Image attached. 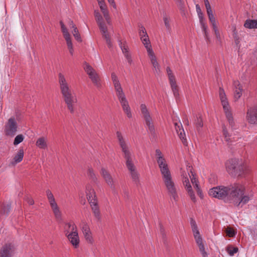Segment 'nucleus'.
I'll return each instance as SVG.
<instances>
[{
	"mask_svg": "<svg viewBox=\"0 0 257 257\" xmlns=\"http://www.w3.org/2000/svg\"><path fill=\"white\" fill-rule=\"evenodd\" d=\"M157 161L162 175V179L169 194L175 201H178V195L175 182L173 181L169 166L161 151L156 150Z\"/></svg>",
	"mask_w": 257,
	"mask_h": 257,
	"instance_id": "nucleus-1",
	"label": "nucleus"
},
{
	"mask_svg": "<svg viewBox=\"0 0 257 257\" xmlns=\"http://www.w3.org/2000/svg\"><path fill=\"white\" fill-rule=\"evenodd\" d=\"M58 82L62 98L67 108L71 113H74L78 101L76 94L71 88L64 75L61 73L58 74Z\"/></svg>",
	"mask_w": 257,
	"mask_h": 257,
	"instance_id": "nucleus-2",
	"label": "nucleus"
},
{
	"mask_svg": "<svg viewBox=\"0 0 257 257\" xmlns=\"http://www.w3.org/2000/svg\"><path fill=\"white\" fill-rule=\"evenodd\" d=\"M116 135L119 146L123 154V157L126 160V166L130 172L131 178L135 184L137 186H139L141 185L140 175L136 171V167L133 162L132 154L129 150L128 145L126 143L121 133L120 132H116Z\"/></svg>",
	"mask_w": 257,
	"mask_h": 257,
	"instance_id": "nucleus-3",
	"label": "nucleus"
},
{
	"mask_svg": "<svg viewBox=\"0 0 257 257\" xmlns=\"http://www.w3.org/2000/svg\"><path fill=\"white\" fill-rule=\"evenodd\" d=\"M237 190H240V186L238 183H234L227 186H217L210 189L209 195L216 198L223 200L225 203H231L233 197L235 196Z\"/></svg>",
	"mask_w": 257,
	"mask_h": 257,
	"instance_id": "nucleus-4",
	"label": "nucleus"
},
{
	"mask_svg": "<svg viewBox=\"0 0 257 257\" xmlns=\"http://www.w3.org/2000/svg\"><path fill=\"white\" fill-rule=\"evenodd\" d=\"M227 172L233 177L242 176L249 171L248 166L238 159H232L226 164Z\"/></svg>",
	"mask_w": 257,
	"mask_h": 257,
	"instance_id": "nucleus-5",
	"label": "nucleus"
},
{
	"mask_svg": "<svg viewBox=\"0 0 257 257\" xmlns=\"http://www.w3.org/2000/svg\"><path fill=\"white\" fill-rule=\"evenodd\" d=\"M238 186H240V190H237L236 191H235V194H236L233 197V199L231 200V203H232L236 206L242 207L249 202L251 199L252 195L249 194L245 195L244 186L239 183H238Z\"/></svg>",
	"mask_w": 257,
	"mask_h": 257,
	"instance_id": "nucleus-6",
	"label": "nucleus"
},
{
	"mask_svg": "<svg viewBox=\"0 0 257 257\" xmlns=\"http://www.w3.org/2000/svg\"><path fill=\"white\" fill-rule=\"evenodd\" d=\"M86 194L87 199L91 206L95 217L99 220L100 218V211L98 206L94 190L90 186H87L86 188Z\"/></svg>",
	"mask_w": 257,
	"mask_h": 257,
	"instance_id": "nucleus-7",
	"label": "nucleus"
},
{
	"mask_svg": "<svg viewBox=\"0 0 257 257\" xmlns=\"http://www.w3.org/2000/svg\"><path fill=\"white\" fill-rule=\"evenodd\" d=\"M141 111L143 115V117L145 120V123L148 126V131L151 134L153 137H155V127L152 122V119L151 117L148 109L147 108L146 104H142L140 106Z\"/></svg>",
	"mask_w": 257,
	"mask_h": 257,
	"instance_id": "nucleus-8",
	"label": "nucleus"
},
{
	"mask_svg": "<svg viewBox=\"0 0 257 257\" xmlns=\"http://www.w3.org/2000/svg\"><path fill=\"white\" fill-rule=\"evenodd\" d=\"M46 194L47 198L51 206V208L53 211L54 216L57 220H60L62 219L61 212L58 206L57 203L56 202L55 197L52 193L51 191L49 189H47L46 191Z\"/></svg>",
	"mask_w": 257,
	"mask_h": 257,
	"instance_id": "nucleus-9",
	"label": "nucleus"
},
{
	"mask_svg": "<svg viewBox=\"0 0 257 257\" xmlns=\"http://www.w3.org/2000/svg\"><path fill=\"white\" fill-rule=\"evenodd\" d=\"M83 68L94 85L97 88H100L101 80L95 70L86 62L85 63Z\"/></svg>",
	"mask_w": 257,
	"mask_h": 257,
	"instance_id": "nucleus-10",
	"label": "nucleus"
},
{
	"mask_svg": "<svg viewBox=\"0 0 257 257\" xmlns=\"http://www.w3.org/2000/svg\"><path fill=\"white\" fill-rule=\"evenodd\" d=\"M18 129V124L14 117L10 118L5 126V133L6 136L14 137Z\"/></svg>",
	"mask_w": 257,
	"mask_h": 257,
	"instance_id": "nucleus-11",
	"label": "nucleus"
},
{
	"mask_svg": "<svg viewBox=\"0 0 257 257\" xmlns=\"http://www.w3.org/2000/svg\"><path fill=\"white\" fill-rule=\"evenodd\" d=\"M15 247L11 243H6L0 248V257H13L15 253Z\"/></svg>",
	"mask_w": 257,
	"mask_h": 257,
	"instance_id": "nucleus-12",
	"label": "nucleus"
},
{
	"mask_svg": "<svg viewBox=\"0 0 257 257\" xmlns=\"http://www.w3.org/2000/svg\"><path fill=\"white\" fill-rule=\"evenodd\" d=\"M221 102L229 123L231 126H233L234 122L233 121L232 114L230 111V107L228 102L227 100V98L225 99H224L223 100H221Z\"/></svg>",
	"mask_w": 257,
	"mask_h": 257,
	"instance_id": "nucleus-13",
	"label": "nucleus"
},
{
	"mask_svg": "<svg viewBox=\"0 0 257 257\" xmlns=\"http://www.w3.org/2000/svg\"><path fill=\"white\" fill-rule=\"evenodd\" d=\"M80 228L86 241L92 243L93 240L88 224L85 221H82L80 224Z\"/></svg>",
	"mask_w": 257,
	"mask_h": 257,
	"instance_id": "nucleus-14",
	"label": "nucleus"
},
{
	"mask_svg": "<svg viewBox=\"0 0 257 257\" xmlns=\"http://www.w3.org/2000/svg\"><path fill=\"white\" fill-rule=\"evenodd\" d=\"M65 236L74 248H77L79 247L80 239L78 235V230L73 231L71 233H69Z\"/></svg>",
	"mask_w": 257,
	"mask_h": 257,
	"instance_id": "nucleus-15",
	"label": "nucleus"
},
{
	"mask_svg": "<svg viewBox=\"0 0 257 257\" xmlns=\"http://www.w3.org/2000/svg\"><path fill=\"white\" fill-rule=\"evenodd\" d=\"M246 119L251 124H257V108H249L247 112Z\"/></svg>",
	"mask_w": 257,
	"mask_h": 257,
	"instance_id": "nucleus-16",
	"label": "nucleus"
},
{
	"mask_svg": "<svg viewBox=\"0 0 257 257\" xmlns=\"http://www.w3.org/2000/svg\"><path fill=\"white\" fill-rule=\"evenodd\" d=\"M175 130L177 134L178 135L180 139L182 140V143L184 145H186L187 142L185 138V134L184 130L183 128L182 123L180 122L178 123L177 122L174 123Z\"/></svg>",
	"mask_w": 257,
	"mask_h": 257,
	"instance_id": "nucleus-17",
	"label": "nucleus"
},
{
	"mask_svg": "<svg viewBox=\"0 0 257 257\" xmlns=\"http://www.w3.org/2000/svg\"><path fill=\"white\" fill-rule=\"evenodd\" d=\"M119 46L121 48V50L124 54L125 58L126 59L128 63L131 64L132 62V59L128 52V48L126 45V42H121L120 40L118 41Z\"/></svg>",
	"mask_w": 257,
	"mask_h": 257,
	"instance_id": "nucleus-18",
	"label": "nucleus"
},
{
	"mask_svg": "<svg viewBox=\"0 0 257 257\" xmlns=\"http://www.w3.org/2000/svg\"><path fill=\"white\" fill-rule=\"evenodd\" d=\"M100 173L106 183L111 188L114 189V186L113 184V180L110 174L104 168L101 169Z\"/></svg>",
	"mask_w": 257,
	"mask_h": 257,
	"instance_id": "nucleus-19",
	"label": "nucleus"
},
{
	"mask_svg": "<svg viewBox=\"0 0 257 257\" xmlns=\"http://www.w3.org/2000/svg\"><path fill=\"white\" fill-rule=\"evenodd\" d=\"M119 101L121 105L123 110L127 116L128 118H131L132 117V114L128 102L126 97H123V98L119 99Z\"/></svg>",
	"mask_w": 257,
	"mask_h": 257,
	"instance_id": "nucleus-20",
	"label": "nucleus"
},
{
	"mask_svg": "<svg viewBox=\"0 0 257 257\" xmlns=\"http://www.w3.org/2000/svg\"><path fill=\"white\" fill-rule=\"evenodd\" d=\"M64 230L65 235L71 233L73 231L77 230V227L73 221L66 222L64 224Z\"/></svg>",
	"mask_w": 257,
	"mask_h": 257,
	"instance_id": "nucleus-21",
	"label": "nucleus"
},
{
	"mask_svg": "<svg viewBox=\"0 0 257 257\" xmlns=\"http://www.w3.org/2000/svg\"><path fill=\"white\" fill-rule=\"evenodd\" d=\"M233 85L235 87L234 97V99L236 100H238L242 95V88L238 81H234Z\"/></svg>",
	"mask_w": 257,
	"mask_h": 257,
	"instance_id": "nucleus-22",
	"label": "nucleus"
},
{
	"mask_svg": "<svg viewBox=\"0 0 257 257\" xmlns=\"http://www.w3.org/2000/svg\"><path fill=\"white\" fill-rule=\"evenodd\" d=\"M24 150L23 148H20L17 154L14 156L13 160L11 162V165L15 166L18 163L21 162L24 158Z\"/></svg>",
	"mask_w": 257,
	"mask_h": 257,
	"instance_id": "nucleus-23",
	"label": "nucleus"
},
{
	"mask_svg": "<svg viewBox=\"0 0 257 257\" xmlns=\"http://www.w3.org/2000/svg\"><path fill=\"white\" fill-rule=\"evenodd\" d=\"M190 223L195 241L202 239L198 229L195 221L191 219Z\"/></svg>",
	"mask_w": 257,
	"mask_h": 257,
	"instance_id": "nucleus-24",
	"label": "nucleus"
},
{
	"mask_svg": "<svg viewBox=\"0 0 257 257\" xmlns=\"http://www.w3.org/2000/svg\"><path fill=\"white\" fill-rule=\"evenodd\" d=\"M113 84L118 100L121 99L123 97H125L124 93L123 91V89L120 82L115 83Z\"/></svg>",
	"mask_w": 257,
	"mask_h": 257,
	"instance_id": "nucleus-25",
	"label": "nucleus"
},
{
	"mask_svg": "<svg viewBox=\"0 0 257 257\" xmlns=\"http://www.w3.org/2000/svg\"><path fill=\"white\" fill-rule=\"evenodd\" d=\"M11 210V203H2L1 205L0 214L1 215L8 216Z\"/></svg>",
	"mask_w": 257,
	"mask_h": 257,
	"instance_id": "nucleus-26",
	"label": "nucleus"
},
{
	"mask_svg": "<svg viewBox=\"0 0 257 257\" xmlns=\"http://www.w3.org/2000/svg\"><path fill=\"white\" fill-rule=\"evenodd\" d=\"M36 146L41 149H47L48 147L47 139L44 137L38 138L36 142Z\"/></svg>",
	"mask_w": 257,
	"mask_h": 257,
	"instance_id": "nucleus-27",
	"label": "nucleus"
},
{
	"mask_svg": "<svg viewBox=\"0 0 257 257\" xmlns=\"http://www.w3.org/2000/svg\"><path fill=\"white\" fill-rule=\"evenodd\" d=\"M71 23H72V28L73 29V31H72V32L73 36L74 37L76 41H77L78 42H81L82 39L79 33L78 30L77 29L75 25L74 24L73 21H71Z\"/></svg>",
	"mask_w": 257,
	"mask_h": 257,
	"instance_id": "nucleus-28",
	"label": "nucleus"
},
{
	"mask_svg": "<svg viewBox=\"0 0 257 257\" xmlns=\"http://www.w3.org/2000/svg\"><path fill=\"white\" fill-rule=\"evenodd\" d=\"M244 26L248 29L257 28V20H247L244 24Z\"/></svg>",
	"mask_w": 257,
	"mask_h": 257,
	"instance_id": "nucleus-29",
	"label": "nucleus"
},
{
	"mask_svg": "<svg viewBox=\"0 0 257 257\" xmlns=\"http://www.w3.org/2000/svg\"><path fill=\"white\" fill-rule=\"evenodd\" d=\"M61 31L65 40L71 39L70 35L62 21L60 22Z\"/></svg>",
	"mask_w": 257,
	"mask_h": 257,
	"instance_id": "nucleus-30",
	"label": "nucleus"
},
{
	"mask_svg": "<svg viewBox=\"0 0 257 257\" xmlns=\"http://www.w3.org/2000/svg\"><path fill=\"white\" fill-rule=\"evenodd\" d=\"M151 62L154 68V72L158 74H159L160 72V66L157 61L156 57H152Z\"/></svg>",
	"mask_w": 257,
	"mask_h": 257,
	"instance_id": "nucleus-31",
	"label": "nucleus"
},
{
	"mask_svg": "<svg viewBox=\"0 0 257 257\" xmlns=\"http://www.w3.org/2000/svg\"><path fill=\"white\" fill-rule=\"evenodd\" d=\"M201 29L202 30V31L204 33L205 38L206 40L207 43H209L210 42L208 33L207 32V26L205 24L204 21L200 22Z\"/></svg>",
	"mask_w": 257,
	"mask_h": 257,
	"instance_id": "nucleus-32",
	"label": "nucleus"
},
{
	"mask_svg": "<svg viewBox=\"0 0 257 257\" xmlns=\"http://www.w3.org/2000/svg\"><path fill=\"white\" fill-rule=\"evenodd\" d=\"M169 82L174 96L177 97L179 95V92L176 80L170 81Z\"/></svg>",
	"mask_w": 257,
	"mask_h": 257,
	"instance_id": "nucleus-33",
	"label": "nucleus"
},
{
	"mask_svg": "<svg viewBox=\"0 0 257 257\" xmlns=\"http://www.w3.org/2000/svg\"><path fill=\"white\" fill-rule=\"evenodd\" d=\"M177 6L181 11L182 15L185 14V5L184 0H176Z\"/></svg>",
	"mask_w": 257,
	"mask_h": 257,
	"instance_id": "nucleus-34",
	"label": "nucleus"
},
{
	"mask_svg": "<svg viewBox=\"0 0 257 257\" xmlns=\"http://www.w3.org/2000/svg\"><path fill=\"white\" fill-rule=\"evenodd\" d=\"M195 124L197 131L199 132L203 125V120L201 116L196 117V119L195 120Z\"/></svg>",
	"mask_w": 257,
	"mask_h": 257,
	"instance_id": "nucleus-35",
	"label": "nucleus"
},
{
	"mask_svg": "<svg viewBox=\"0 0 257 257\" xmlns=\"http://www.w3.org/2000/svg\"><path fill=\"white\" fill-rule=\"evenodd\" d=\"M207 14L208 16L209 20L211 24L212 27L215 28L217 25L215 18L213 15L212 11L209 12V13L207 12Z\"/></svg>",
	"mask_w": 257,
	"mask_h": 257,
	"instance_id": "nucleus-36",
	"label": "nucleus"
},
{
	"mask_svg": "<svg viewBox=\"0 0 257 257\" xmlns=\"http://www.w3.org/2000/svg\"><path fill=\"white\" fill-rule=\"evenodd\" d=\"M182 176L183 178L182 181H183V185L185 186L186 189H188L189 186H191L190 184L189 179L187 177V174L186 173H183L182 175Z\"/></svg>",
	"mask_w": 257,
	"mask_h": 257,
	"instance_id": "nucleus-37",
	"label": "nucleus"
},
{
	"mask_svg": "<svg viewBox=\"0 0 257 257\" xmlns=\"http://www.w3.org/2000/svg\"><path fill=\"white\" fill-rule=\"evenodd\" d=\"M24 138H25L24 136L22 134L17 135L15 138V140H14V141L13 143L14 145L17 146V145H19V144H20L24 141Z\"/></svg>",
	"mask_w": 257,
	"mask_h": 257,
	"instance_id": "nucleus-38",
	"label": "nucleus"
},
{
	"mask_svg": "<svg viewBox=\"0 0 257 257\" xmlns=\"http://www.w3.org/2000/svg\"><path fill=\"white\" fill-rule=\"evenodd\" d=\"M226 250L230 256H232L238 251V248L237 247L229 246L227 247Z\"/></svg>",
	"mask_w": 257,
	"mask_h": 257,
	"instance_id": "nucleus-39",
	"label": "nucleus"
},
{
	"mask_svg": "<svg viewBox=\"0 0 257 257\" xmlns=\"http://www.w3.org/2000/svg\"><path fill=\"white\" fill-rule=\"evenodd\" d=\"M163 21L166 29L168 30H170L171 29V26L170 24V18L166 14L164 15Z\"/></svg>",
	"mask_w": 257,
	"mask_h": 257,
	"instance_id": "nucleus-40",
	"label": "nucleus"
},
{
	"mask_svg": "<svg viewBox=\"0 0 257 257\" xmlns=\"http://www.w3.org/2000/svg\"><path fill=\"white\" fill-rule=\"evenodd\" d=\"M223 134L226 142L228 143H231L232 142L231 139L230 138V136L227 132L226 128L225 126L223 127Z\"/></svg>",
	"mask_w": 257,
	"mask_h": 257,
	"instance_id": "nucleus-41",
	"label": "nucleus"
},
{
	"mask_svg": "<svg viewBox=\"0 0 257 257\" xmlns=\"http://www.w3.org/2000/svg\"><path fill=\"white\" fill-rule=\"evenodd\" d=\"M196 12L197 13L200 22L204 21L203 14L201 12V8L198 4L196 5Z\"/></svg>",
	"mask_w": 257,
	"mask_h": 257,
	"instance_id": "nucleus-42",
	"label": "nucleus"
},
{
	"mask_svg": "<svg viewBox=\"0 0 257 257\" xmlns=\"http://www.w3.org/2000/svg\"><path fill=\"white\" fill-rule=\"evenodd\" d=\"M87 175L88 177L92 179L93 181H96L97 180L95 174H94L93 170L91 168H89L87 171Z\"/></svg>",
	"mask_w": 257,
	"mask_h": 257,
	"instance_id": "nucleus-43",
	"label": "nucleus"
},
{
	"mask_svg": "<svg viewBox=\"0 0 257 257\" xmlns=\"http://www.w3.org/2000/svg\"><path fill=\"white\" fill-rule=\"evenodd\" d=\"M187 192H188V195H189L191 199L194 202H196V197H195V195L194 193V192L192 189V187L191 186H189V188L188 189H186Z\"/></svg>",
	"mask_w": 257,
	"mask_h": 257,
	"instance_id": "nucleus-44",
	"label": "nucleus"
},
{
	"mask_svg": "<svg viewBox=\"0 0 257 257\" xmlns=\"http://www.w3.org/2000/svg\"><path fill=\"white\" fill-rule=\"evenodd\" d=\"M191 173H192V176H190V177L191 178V182L193 185L194 187L197 188L198 189V191H200V188L199 187V184L198 183V182L197 181V180L196 179L194 174L191 171Z\"/></svg>",
	"mask_w": 257,
	"mask_h": 257,
	"instance_id": "nucleus-45",
	"label": "nucleus"
},
{
	"mask_svg": "<svg viewBox=\"0 0 257 257\" xmlns=\"http://www.w3.org/2000/svg\"><path fill=\"white\" fill-rule=\"evenodd\" d=\"M167 73L168 76L169 81L174 80L175 79V76L174 75L172 71L169 67H167L166 68Z\"/></svg>",
	"mask_w": 257,
	"mask_h": 257,
	"instance_id": "nucleus-46",
	"label": "nucleus"
},
{
	"mask_svg": "<svg viewBox=\"0 0 257 257\" xmlns=\"http://www.w3.org/2000/svg\"><path fill=\"white\" fill-rule=\"evenodd\" d=\"M141 39L145 48H146L147 46L148 47L149 46H151L150 41L149 39L148 36H146L145 37H142V38H141Z\"/></svg>",
	"mask_w": 257,
	"mask_h": 257,
	"instance_id": "nucleus-47",
	"label": "nucleus"
},
{
	"mask_svg": "<svg viewBox=\"0 0 257 257\" xmlns=\"http://www.w3.org/2000/svg\"><path fill=\"white\" fill-rule=\"evenodd\" d=\"M103 37L106 40V42L108 45V46L110 48L112 46V44L111 43V40L110 39L109 35L108 33V32H105V33L102 34Z\"/></svg>",
	"mask_w": 257,
	"mask_h": 257,
	"instance_id": "nucleus-48",
	"label": "nucleus"
},
{
	"mask_svg": "<svg viewBox=\"0 0 257 257\" xmlns=\"http://www.w3.org/2000/svg\"><path fill=\"white\" fill-rule=\"evenodd\" d=\"M66 41L67 43V45L68 48L69 49V52L71 55H73V52H74V50L73 48V45H72L71 39H69L66 40Z\"/></svg>",
	"mask_w": 257,
	"mask_h": 257,
	"instance_id": "nucleus-49",
	"label": "nucleus"
},
{
	"mask_svg": "<svg viewBox=\"0 0 257 257\" xmlns=\"http://www.w3.org/2000/svg\"><path fill=\"white\" fill-rule=\"evenodd\" d=\"M94 16L97 24L103 22V18L99 12L95 11Z\"/></svg>",
	"mask_w": 257,
	"mask_h": 257,
	"instance_id": "nucleus-50",
	"label": "nucleus"
},
{
	"mask_svg": "<svg viewBox=\"0 0 257 257\" xmlns=\"http://www.w3.org/2000/svg\"><path fill=\"white\" fill-rule=\"evenodd\" d=\"M98 25L102 34L105 33V32H107V27L105 26L103 22L102 23H99V24H98Z\"/></svg>",
	"mask_w": 257,
	"mask_h": 257,
	"instance_id": "nucleus-51",
	"label": "nucleus"
},
{
	"mask_svg": "<svg viewBox=\"0 0 257 257\" xmlns=\"http://www.w3.org/2000/svg\"><path fill=\"white\" fill-rule=\"evenodd\" d=\"M196 242L199 247L200 252L205 250V247L203 243L202 239L196 240Z\"/></svg>",
	"mask_w": 257,
	"mask_h": 257,
	"instance_id": "nucleus-52",
	"label": "nucleus"
},
{
	"mask_svg": "<svg viewBox=\"0 0 257 257\" xmlns=\"http://www.w3.org/2000/svg\"><path fill=\"white\" fill-rule=\"evenodd\" d=\"M139 35L141 38H142V37H145L146 36H148L146 32V30L143 26H141L140 27Z\"/></svg>",
	"mask_w": 257,
	"mask_h": 257,
	"instance_id": "nucleus-53",
	"label": "nucleus"
},
{
	"mask_svg": "<svg viewBox=\"0 0 257 257\" xmlns=\"http://www.w3.org/2000/svg\"><path fill=\"white\" fill-rule=\"evenodd\" d=\"M146 48L147 50V52H148V55L150 58V59H152V57H156L154 54V53L152 50L151 45L149 46L148 47L147 46V47Z\"/></svg>",
	"mask_w": 257,
	"mask_h": 257,
	"instance_id": "nucleus-54",
	"label": "nucleus"
},
{
	"mask_svg": "<svg viewBox=\"0 0 257 257\" xmlns=\"http://www.w3.org/2000/svg\"><path fill=\"white\" fill-rule=\"evenodd\" d=\"M98 3L99 6L100 7V9L102 13L105 11H107L104 1H101V2H98Z\"/></svg>",
	"mask_w": 257,
	"mask_h": 257,
	"instance_id": "nucleus-55",
	"label": "nucleus"
},
{
	"mask_svg": "<svg viewBox=\"0 0 257 257\" xmlns=\"http://www.w3.org/2000/svg\"><path fill=\"white\" fill-rule=\"evenodd\" d=\"M226 232L227 233V235L229 237H233L235 234V233L234 231L231 228H227L226 230Z\"/></svg>",
	"mask_w": 257,
	"mask_h": 257,
	"instance_id": "nucleus-56",
	"label": "nucleus"
},
{
	"mask_svg": "<svg viewBox=\"0 0 257 257\" xmlns=\"http://www.w3.org/2000/svg\"><path fill=\"white\" fill-rule=\"evenodd\" d=\"M159 228L160 234L162 235V238L165 239L166 237L165 230L164 227L161 223L159 224Z\"/></svg>",
	"mask_w": 257,
	"mask_h": 257,
	"instance_id": "nucleus-57",
	"label": "nucleus"
},
{
	"mask_svg": "<svg viewBox=\"0 0 257 257\" xmlns=\"http://www.w3.org/2000/svg\"><path fill=\"white\" fill-rule=\"evenodd\" d=\"M219 92L220 100H223L224 99H226L225 93L223 89L220 88Z\"/></svg>",
	"mask_w": 257,
	"mask_h": 257,
	"instance_id": "nucleus-58",
	"label": "nucleus"
},
{
	"mask_svg": "<svg viewBox=\"0 0 257 257\" xmlns=\"http://www.w3.org/2000/svg\"><path fill=\"white\" fill-rule=\"evenodd\" d=\"M111 78L113 84L119 82L118 77L116 76V75L115 74V73L113 72L111 73Z\"/></svg>",
	"mask_w": 257,
	"mask_h": 257,
	"instance_id": "nucleus-59",
	"label": "nucleus"
},
{
	"mask_svg": "<svg viewBox=\"0 0 257 257\" xmlns=\"http://www.w3.org/2000/svg\"><path fill=\"white\" fill-rule=\"evenodd\" d=\"M204 4L206 9L207 13H209V12L212 11L211 8L208 0H204Z\"/></svg>",
	"mask_w": 257,
	"mask_h": 257,
	"instance_id": "nucleus-60",
	"label": "nucleus"
},
{
	"mask_svg": "<svg viewBox=\"0 0 257 257\" xmlns=\"http://www.w3.org/2000/svg\"><path fill=\"white\" fill-rule=\"evenodd\" d=\"M213 28V31H214V33H215V35L216 37V38L218 40H220V34H219V32L217 29V26H215V27H212Z\"/></svg>",
	"mask_w": 257,
	"mask_h": 257,
	"instance_id": "nucleus-61",
	"label": "nucleus"
},
{
	"mask_svg": "<svg viewBox=\"0 0 257 257\" xmlns=\"http://www.w3.org/2000/svg\"><path fill=\"white\" fill-rule=\"evenodd\" d=\"M25 200L28 203H29L31 205L34 204V201L31 197H26L25 198Z\"/></svg>",
	"mask_w": 257,
	"mask_h": 257,
	"instance_id": "nucleus-62",
	"label": "nucleus"
},
{
	"mask_svg": "<svg viewBox=\"0 0 257 257\" xmlns=\"http://www.w3.org/2000/svg\"><path fill=\"white\" fill-rule=\"evenodd\" d=\"M107 1L114 9H116V6L114 0H107Z\"/></svg>",
	"mask_w": 257,
	"mask_h": 257,
	"instance_id": "nucleus-63",
	"label": "nucleus"
},
{
	"mask_svg": "<svg viewBox=\"0 0 257 257\" xmlns=\"http://www.w3.org/2000/svg\"><path fill=\"white\" fill-rule=\"evenodd\" d=\"M123 193H124L125 197H126V198H128L129 193H128V190L125 188H123Z\"/></svg>",
	"mask_w": 257,
	"mask_h": 257,
	"instance_id": "nucleus-64",
	"label": "nucleus"
}]
</instances>
